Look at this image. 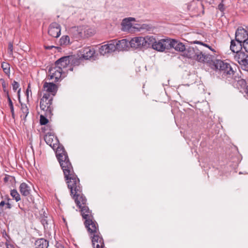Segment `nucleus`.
Listing matches in <instances>:
<instances>
[{
    "label": "nucleus",
    "mask_w": 248,
    "mask_h": 248,
    "mask_svg": "<svg viewBox=\"0 0 248 248\" xmlns=\"http://www.w3.org/2000/svg\"><path fill=\"white\" fill-rule=\"evenodd\" d=\"M70 190L71 195L73 196L77 205L80 209L81 214L85 221H91L93 219L92 211L86 205L87 199L82 193V188L80 183L68 188Z\"/></svg>",
    "instance_id": "f257e3e1"
},
{
    "label": "nucleus",
    "mask_w": 248,
    "mask_h": 248,
    "mask_svg": "<svg viewBox=\"0 0 248 248\" xmlns=\"http://www.w3.org/2000/svg\"><path fill=\"white\" fill-rule=\"evenodd\" d=\"M194 43L195 44H200L202 46H206V47H208L210 50H212V51H214V49H212L211 48V47L209 46L208 45L206 44H204L202 42H200V41H195L194 42Z\"/></svg>",
    "instance_id": "ea45409f"
},
{
    "label": "nucleus",
    "mask_w": 248,
    "mask_h": 248,
    "mask_svg": "<svg viewBox=\"0 0 248 248\" xmlns=\"http://www.w3.org/2000/svg\"><path fill=\"white\" fill-rule=\"evenodd\" d=\"M84 26L73 27L71 30L72 33L74 37L77 40H81L86 38L84 33Z\"/></svg>",
    "instance_id": "f8f14e48"
},
{
    "label": "nucleus",
    "mask_w": 248,
    "mask_h": 248,
    "mask_svg": "<svg viewBox=\"0 0 248 248\" xmlns=\"http://www.w3.org/2000/svg\"><path fill=\"white\" fill-rule=\"evenodd\" d=\"M84 33L85 34V37L88 38L93 36L95 33V30L94 28L90 27L89 26H84Z\"/></svg>",
    "instance_id": "393cba45"
},
{
    "label": "nucleus",
    "mask_w": 248,
    "mask_h": 248,
    "mask_svg": "<svg viewBox=\"0 0 248 248\" xmlns=\"http://www.w3.org/2000/svg\"><path fill=\"white\" fill-rule=\"evenodd\" d=\"M30 85L29 84L28 85V88L26 90V95H27V99H28V97H29V92H31V90L30 89Z\"/></svg>",
    "instance_id": "37998d69"
},
{
    "label": "nucleus",
    "mask_w": 248,
    "mask_h": 248,
    "mask_svg": "<svg viewBox=\"0 0 248 248\" xmlns=\"http://www.w3.org/2000/svg\"><path fill=\"white\" fill-rule=\"evenodd\" d=\"M144 38L143 37L139 36L133 38L130 41L129 44L131 47L137 48L143 47Z\"/></svg>",
    "instance_id": "f3484780"
},
{
    "label": "nucleus",
    "mask_w": 248,
    "mask_h": 248,
    "mask_svg": "<svg viewBox=\"0 0 248 248\" xmlns=\"http://www.w3.org/2000/svg\"><path fill=\"white\" fill-rule=\"evenodd\" d=\"M92 235L93 236H91V237L92 238V241L93 245H94L95 243H97L100 239H103L100 236L99 232L92 234Z\"/></svg>",
    "instance_id": "c756f323"
},
{
    "label": "nucleus",
    "mask_w": 248,
    "mask_h": 248,
    "mask_svg": "<svg viewBox=\"0 0 248 248\" xmlns=\"http://www.w3.org/2000/svg\"><path fill=\"white\" fill-rule=\"evenodd\" d=\"M61 31L60 25L56 22H53L49 26L48 33L52 37L58 38L61 35Z\"/></svg>",
    "instance_id": "9d476101"
},
{
    "label": "nucleus",
    "mask_w": 248,
    "mask_h": 248,
    "mask_svg": "<svg viewBox=\"0 0 248 248\" xmlns=\"http://www.w3.org/2000/svg\"><path fill=\"white\" fill-rule=\"evenodd\" d=\"M7 98H8V103H9V106L10 107V110H11V114H12V117L13 119H15V111H14V105H13V102L12 101V100L11 99V98L8 94L7 95Z\"/></svg>",
    "instance_id": "7c9ffc66"
},
{
    "label": "nucleus",
    "mask_w": 248,
    "mask_h": 248,
    "mask_svg": "<svg viewBox=\"0 0 248 248\" xmlns=\"http://www.w3.org/2000/svg\"><path fill=\"white\" fill-rule=\"evenodd\" d=\"M48 120H47V119L46 118L45 116H44L43 115H41L40 123L41 125L46 124L48 123Z\"/></svg>",
    "instance_id": "f704fd0d"
},
{
    "label": "nucleus",
    "mask_w": 248,
    "mask_h": 248,
    "mask_svg": "<svg viewBox=\"0 0 248 248\" xmlns=\"http://www.w3.org/2000/svg\"><path fill=\"white\" fill-rule=\"evenodd\" d=\"M45 140L46 144L49 145L55 150L56 147L59 144V142L57 137L54 135L47 133L45 137Z\"/></svg>",
    "instance_id": "4468645a"
},
{
    "label": "nucleus",
    "mask_w": 248,
    "mask_h": 248,
    "mask_svg": "<svg viewBox=\"0 0 248 248\" xmlns=\"http://www.w3.org/2000/svg\"><path fill=\"white\" fill-rule=\"evenodd\" d=\"M170 48H173L175 50L180 52H184L186 49L185 46L181 42L174 40L170 39Z\"/></svg>",
    "instance_id": "aec40b11"
},
{
    "label": "nucleus",
    "mask_w": 248,
    "mask_h": 248,
    "mask_svg": "<svg viewBox=\"0 0 248 248\" xmlns=\"http://www.w3.org/2000/svg\"><path fill=\"white\" fill-rule=\"evenodd\" d=\"M127 19H129V21L130 22L132 21H135V18H133V17H129V18H127Z\"/></svg>",
    "instance_id": "09e8293b"
},
{
    "label": "nucleus",
    "mask_w": 248,
    "mask_h": 248,
    "mask_svg": "<svg viewBox=\"0 0 248 248\" xmlns=\"http://www.w3.org/2000/svg\"><path fill=\"white\" fill-rule=\"evenodd\" d=\"M234 46L235 41L232 40L230 49L233 52L236 53L234 56V60L245 68H248V55L245 53L240 51V48H241V46H239L238 48H234Z\"/></svg>",
    "instance_id": "39448f33"
},
{
    "label": "nucleus",
    "mask_w": 248,
    "mask_h": 248,
    "mask_svg": "<svg viewBox=\"0 0 248 248\" xmlns=\"http://www.w3.org/2000/svg\"><path fill=\"white\" fill-rule=\"evenodd\" d=\"M1 67L6 74H10V65L8 63L2 62L1 63Z\"/></svg>",
    "instance_id": "2f4dec72"
},
{
    "label": "nucleus",
    "mask_w": 248,
    "mask_h": 248,
    "mask_svg": "<svg viewBox=\"0 0 248 248\" xmlns=\"http://www.w3.org/2000/svg\"><path fill=\"white\" fill-rule=\"evenodd\" d=\"M238 83L239 84H241V85H244V86H245L246 85V82L245 80H244L243 79H241V80H239Z\"/></svg>",
    "instance_id": "c03bdc74"
},
{
    "label": "nucleus",
    "mask_w": 248,
    "mask_h": 248,
    "mask_svg": "<svg viewBox=\"0 0 248 248\" xmlns=\"http://www.w3.org/2000/svg\"><path fill=\"white\" fill-rule=\"evenodd\" d=\"M239 45H240V44H239L238 43V45H236V44L235 43L234 48H236V47H237V48H238V46Z\"/></svg>",
    "instance_id": "8fccbe9b"
},
{
    "label": "nucleus",
    "mask_w": 248,
    "mask_h": 248,
    "mask_svg": "<svg viewBox=\"0 0 248 248\" xmlns=\"http://www.w3.org/2000/svg\"><path fill=\"white\" fill-rule=\"evenodd\" d=\"M19 191L23 196H29L31 192V187L26 183H22L19 186Z\"/></svg>",
    "instance_id": "4be33fe9"
},
{
    "label": "nucleus",
    "mask_w": 248,
    "mask_h": 248,
    "mask_svg": "<svg viewBox=\"0 0 248 248\" xmlns=\"http://www.w3.org/2000/svg\"><path fill=\"white\" fill-rule=\"evenodd\" d=\"M44 91L49 94L52 95V98L55 95L58 90V87L53 83L44 82L43 85Z\"/></svg>",
    "instance_id": "2eb2a0df"
},
{
    "label": "nucleus",
    "mask_w": 248,
    "mask_h": 248,
    "mask_svg": "<svg viewBox=\"0 0 248 248\" xmlns=\"http://www.w3.org/2000/svg\"><path fill=\"white\" fill-rule=\"evenodd\" d=\"M53 99L52 95L49 94L48 93H45L41 99L40 107L41 110L45 112V114L46 117L52 115V112L53 110Z\"/></svg>",
    "instance_id": "423d86ee"
},
{
    "label": "nucleus",
    "mask_w": 248,
    "mask_h": 248,
    "mask_svg": "<svg viewBox=\"0 0 248 248\" xmlns=\"http://www.w3.org/2000/svg\"><path fill=\"white\" fill-rule=\"evenodd\" d=\"M170 39L166 38L156 40V43L153 45V49L158 51L163 52L166 49H170Z\"/></svg>",
    "instance_id": "6e6552de"
},
{
    "label": "nucleus",
    "mask_w": 248,
    "mask_h": 248,
    "mask_svg": "<svg viewBox=\"0 0 248 248\" xmlns=\"http://www.w3.org/2000/svg\"><path fill=\"white\" fill-rule=\"evenodd\" d=\"M211 68L216 71H219L223 75L226 76H232L233 74L234 71L230 64L220 60H211L209 62Z\"/></svg>",
    "instance_id": "20e7f679"
},
{
    "label": "nucleus",
    "mask_w": 248,
    "mask_h": 248,
    "mask_svg": "<svg viewBox=\"0 0 248 248\" xmlns=\"http://www.w3.org/2000/svg\"><path fill=\"white\" fill-rule=\"evenodd\" d=\"M5 205H6L5 207V209H10L12 207L11 204L9 202L6 203Z\"/></svg>",
    "instance_id": "a18cd8bd"
},
{
    "label": "nucleus",
    "mask_w": 248,
    "mask_h": 248,
    "mask_svg": "<svg viewBox=\"0 0 248 248\" xmlns=\"http://www.w3.org/2000/svg\"><path fill=\"white\" fill-rule=\"evenodd\" d=\"M184 56L190 59H194L202 62H209L211 60L212 55L204 52L202 47H188L184 52Z\"/></svg>",
    "instance_id": "7ed1b4c3"
},
{
    "label": "nucleus",
    "mask_w": 248,
    "mask_h": 248,
    "mask_svg": "<svg viewBox=\"0 0 248 248\" xmlns=\"http://www.w3.org/2000/svg\"><path fill=\"white\" fill-rule=\"evenodd\" d=\"M19 83L16 81H14L13 83H12V87H13V90H14L15 91H16V90L19 87Z\"/></svg>",
    "instance_id": "58836bf2"
},
{
    "label": "nucleus",
    "mask_w": 248,
    "mask_h": 248,
    "mask_svg": "<svg viewBox=\"0 0 248 248\" xmlns=\"http://www.w3.org/2000/svg\"><path fill=\"white\" fill-rule=\"evenodd\" d=\"M7 248H15L12 245H7Z\"/></svg>",
    "instance_id": "de8ad7c7"
},
{
    "label": "nucleus",
    "mask_w": 248,
    "mask_h": 248,
    "mask_svg": "<svg viewBox=\"0 0 248 248\" xmlns=\"http://www.w3.org/2000/svg\"><path fill=\"white\" fill-rule=\"evenodd\" d=\"M115 46L116 50L118 51H123L127 50L130 45L129 42L125 39H122L119 41L115 40Z\"/></svg>",
    "instance_id": "a211bd4d"
},
{
    "label": "nucleus",
    "mask_w": 248,
    "mask_h": 248,
    "mask_svg": "<svg viewBox=\"0 0 248 248\" xmlns=\"http://www.w3.org/2000/svg\"><path fill=\"white\" fill-rule=\"evenodd\" d=\"M35 248H47L48 247V241L44 238H40L35 242Z\"/></svg>",
    "instance_id": "5701e85b"
},
{
    "label": "nucleus",
    "mask_w": 248,
    "mask_h": 248,
    "mask_svg": "<svg viewBox=\"0 0 248 248\" xmlns=\"http://www.w3.org/2000/svg\"><path fill=\"white\" fill-rule=\"evenodd\" d=\"M57 158L63 170L64 177L67 180L68 187L80 183L79 179L74 172L68 155L57 156Z\"/></svg>",
    "instance_id": "f03ea898"
},
{
    "label": "nucleus",
    "mask_w": 248,
    "mask_h": 248,
    "mask_svg": "<svg viewBox=\"0 0 248 248\" xmlns=\"http://www.w3.org/2000/svg\"><path fill=\"white\" fill-rule=\"evenodd\" d=\"M65 72L64 71H62L61 68L57 67L54 64L49 68L48 74L49 79H54L55 82L59 81L62 79V77L63 74Z\"/></svg>",
    "instance_id": "0eeeda50"
},
{
    "label": "nucleus",
    "mask_w": 248,
    "mask_h": 248,
    "mask_svg": "<svg viewBox=\"0 0 248 248\" xmlns=\"http://www.w3.org/2000/svg\"><path fill=\"white\" fill-rule=\"evenodd\" d=\"M42 225L44 226L45 229L48 228V226L51 222V220L48 218L47 217H42L41 220Z\"/></svg>",
    "instance_id": "c85d7f7f"
},
{
    "label": "nucleus",
    "mask_w": 248,
    "mask_h": 248,
    "mask_svg": "<svg viewBox=\"0 0 248 248\" xmlns=\"http://www.w3.org/2000/svg\"><path fill=\"white\" fill-rule=\"evenodd\" d=\"M6 203L4 201H2L0 202V213H1L3 211V207L5 205Z\"/></svg>",
    "instance_id": "a19ab883"
},
{
    "label": "nucleus",
    "mask_w": 248,
    "mask_h": 248,
    "mask_svg": "<svg viewBox=\"0 0 248 248\" xmlns=\"http://www.w3.org/2000/svg\"><path fill=\"white\" fill-rule=\"evenodd\" d=\"M10 195L13 199L15 200L16 202L20 201V196L16 189L11 190L10 192Z\"/></svg>",
    "instance_id": "cd10ccee"
},
{
    "label": "nucleus",
    "mask_w": 248,
    "mask_h": 248,
    "mask_svg": "<svg viewBox=\"0 0 248 248\" xmlns=\"http://www.w3.org/2000/svg\"><path fill=\"white\" fill-rule=\"evenodd\" d=\"M54 47V46H45V48L46 49H50Z\"/></svg>",
    "instance_id": "49530a36"
},
{
    "label": "nucleus",
    "mask_w": 248,
    "mask_h": 248,
    "mask_svg": "<svg viewBox=\"0 0 248 248\" xmlns=\"http://www.w3.org/2000/svg\"><path fill=\"white\" fill-rule=\"evenodd\" d=\"M248 38V31L243 28H239L235 32V40L242 46V43L244 40Z\"/></svg>",
    "instance_id": "9b49d317"
},
{
    "label": "nucleus",
    "mask_w": 248,
    "mask_h": 248,
    "mask_svg": "<svg viewBox=\"0 0 248 248\" xmlns=\"http://www.w3.org/2000/svg\"><path fill=\"white\" fill-rule=\"evenodd\" d=\"M81 58L88 60L93 56L95 53V50L91 47H86L79 50Z\"/></svg>",
    "instance_id": "ddd939ff"
},
{
    "label": "nucleus",
    "mask_w": 248,
    "mask_h": 248,
    "mask_svg": "<svg viewBox=\"0 0 248 248\" xmlns=\"http://www.w3.org/2000/svg\"><path fill=\"white\" fill-rule=\"evenodd\" d=\"M13 52V45L11 42H9L8 44V53L9 55H12Z\"/></svg>",
    "instance_id": "4c0bfd02"
},
{
    "label": "nucleus",
    "mask_w": 248,
    "mask_h": 248,
    "mask_svg": "<svg viewBox=\"0 0 248 248\" xmlns=\"http://www.w3.org/2000/svg\"><path fill=\"white\" fill-rule=\"evenodd\" d=\"M71 58L70 56H66L61 58L58 60L54 63V65L61 68L62 71H64L65 69L70 63Z\"/></svg>",
    "instance_id": "dca6fc26"
},
{
    "label": "nucleus",
    "mask_w": 248,
    "mask_h": 248,
    "mask_svg": "<svg viewBox=\"0 0 248 248\" xmlns=\"http://www.w3.org/2000/svg\"><path fill=\"white\" fill-rule=\"evenodd\" d=\"M85 225L87 228L88 232L91 234L97 233L98 232L97 223L93 219H91V221L89 222L85 221Z\"/></svg>",
    "instance_id": "6ab92c4d"
},
{
    "label": "nucleus",
    "mask_w": 248,
    "mask_h": 248,
    "mask_svg": "<svg viewBox=\"0 0 248 248\" xmlns=\"http://www.w3.org/2000/svg\"><path fill=\"white\" fill-rule=\"evenodd\" d=\"M0 81L2 84V87L3 88V90L5 93H8V91L7 90V87L8 86V84L5 82V80L3 79H0ZM8 94H7L8 95Z\"/></svg>",
    "instance_id": "c9c22d12"
},
{
    "label": "nucleus",
    "mask_w": 248,
    "mask_h": 248,
    "mask_svg": "<svg viewBox=\"0 0 248 248\" xmlns=\"http://www.w3.org/2000/svg\"><path fill=\"white\" fill-rule=\"evenodd\" d=\"M218 9L221 11L223 12L225 10L224 4L221 2L218 5Z\"/></svg>",
    "instance_id": "79ce46f5"
},
{
    "label": "nucleus",
    "mask_w": 248,
    "mask_h": 248,
    "mask_svg": "<svg viewBox=\"0 0 248 248\" xmlns=\"http://www.w3.org/2000/svg\"><path fill=\"white\" fill-rule=\"evenodd\" d=\"M29 113V108L25 104H21L20 108V117L24 122L26 121V117Z\"/></svg>",
    "instance_id": "b1692460"
},
{
    "label": "nucleus",
    "mask_w": 248,
    "mask_h": 248,
    "mask_svg": "<svg viewBox=\"0 0 248 248\" xmlns=\"http://www.w3.org/2000/svg\"><path fill=\"white\" fill-rule=\"evenodd\" d=\"M55 150L56 152V156L67 155V153L64 150V147L61 145H60V144H59L57 145Z\"/></svg>",
    "instance_id": "a878e982"
},
{
    "label": "nucleus",
    "mask_w": 248,
    "mask_h": 248,
    "mask_svg": "<svg viewBox=\"0 0 248 248\" xmlns=\"http://www.w3.org/2000/svg\"><path fill=\"white\" fill-rule=\"evenodd\" d=\"M242 43L244 49L248 52V38L242 41Z\"/></svg>",
    "instance_id": "e433bc0d"
},
{
    "label": "nucleus",
    "mask_w": 248,
    "mask_h": 248,
    "mask_svg": "<svg viewBox=\"0 0 248 248\" xmlns=\"http://www.w3.org/2000/svg\"><path fill=\"white\" fill-rule=\"evenodd\" d=\"M69 42V37L67 35L62 36L60 39V43L61 45H67Z\"/></svg>",
    "instance_id": "473e14b6"
},
{
    "label": "nucleus",
    "mask_w": 248,
    "mask_h": 248,
    "mask_svg": "<svg viewBox=\"0 0 248 248\" xmlns=\"http://www.w3.org/2000/svg\"><path fill=\"white\" fill-rule=\"evenodd\" d=\"M122 26L123 27V30L124 31L129 29L132 27V23L129 21V19L125 18L123 20L122 22Z\"/></svg>",
    "instance_id": "bb28decb"
},
{
    "label": "nucleus",
    "mask_w": 248,
    "mask_h": 248,
    "mask_svg": "<svg viewBox=\"0 0 248 248\" xmlns=\"http://www.w3.org/2000/svg\"><path fill=\"white\" fill-rule=\"evenodd\" d=\"M114 43L115 40H112L108 41L107 44L102 46L99 48V51L100 54L102 55H105L114 52L116 50Z\"/></svg>",
    "instance_id": "1a4fd4ad"
},
{
    "label": "nucleus",
    "mask_w": 248,
    "mask_h": 248,
    "mask_svg": "<svg viewBox=\"0 0 248 248\" xmlns=\"http://www.w3.org/2000/svg\"><path fill=\"white\" fill-rule=\"evenodd\" d=\"M93 246L94 248H103L104 244L103 239H100L99 241Z\"/></svg>",
    "instance_id": "72a5a7b5"
},
{
    "label": "nucleus",
    "mask_w": 248,
    "mask_h": 248,
    "mask_svg": "<svg viewBox=\"0 0 248 248\" xmlns=\"http://www.w3.org/2000/svg\"><path fill=\"white\" fill-rule=\"evenodd\" d=\"M144 38L143 48H147L152 47L153 48V45L156 43V39L153 36L148 35L143 37Z\"/></svg>",
    "instance_id": "412c9836"
}]
</instances>
